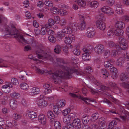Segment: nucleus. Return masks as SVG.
Listing matches in <instances>:
<instances>
[{
  "instance_id": "f257e3e1",
  "label": "nucleus",
  "mask_w": 129,
  "mask_h": 129,
  "mask_svg": "<svg viewBox=\"0 0 129 129\" xmlns=\"http://www.w3.org/2000/svg\"><path fill=\"white\" fill-rule=\"evenodd\" d=\"M62 68V71H57L53 74L51 71H49L46 70H41L39 68L35 67H33L34 69L38 73L40 74L46 73L49 74H52L53 75L52 79L53 82L56 83L58 82L59 79L61 78L69 79L70 74L72 73L75 71V69L72 70L70 69L67 67H65L64 66H61ZM77 69H75L76 70Z\"/></svg>"
},
{
  "instance_id": "f03ea898",
  "label": "nucleus",
  "mask_w": 129,
  "mask_h": 129,
  "mask_svg": "<svg viewBox=\"0 0 129 129\" xmlns=\"http://www.w3.org/2000/svg\"><path fill=\"white\" fill-rule=\"evenodd\" d=\"M4 29V34L5 36L8 35H14V37L17 38L20 42L23 44H29L32 45L33 44L35 43V41L33 39H31L30 41H27L23 38V35L16 34L17 33V30L13 25L5 26Z\"/></svg>"
},
{
  "instance_id": "7ed1b4c3",
  "label": "nucleus",
  "mask_w": 129,
  "mask_h": 129,
  "mask_svg": "<svg viewBox=\"0 0 129 129\" xmlns=\"http://www.w3.org/2000/svg\"><path fill=\"white\" fill-rule=\"evenodd\" d=\"M114 33L116 36H120L123 35L124 31L123 29L125 27V24L124 22L119 21L116 23Z\"/></svg>"
},
{
  "instance_id": "20e7f679",
  "label": "nucleus",
  "mask_w": 129,
  "mask_h": 129,
  "mask_svg": "<svg viewBox=\"0 0 129 129\" xmlns=\"http://www.w3.org/2000/svg\"><path fill=\"white\" fill-rule=\"evenodd\" d=\"M37 50L36 51V54L39 58L44 59L45 61L48 59L52 61L53 59L50 55L47 53H43V51L40 48L39 49L37 47Z\"/></svg>"
},
{
  "instance_id": "39448f33",
  "label": "nucleus",
  "mask_w": 129,
  "mask_h": 129,
  "mask_svg": "<svg viewBox=\"0 0 129 129\" xmlns=\"http://www.w3.org/2000/svg\"><path fill=\"white\" fill-rule=\"evenodd\" d=\"M118 42L120 46L119 45L116 46V49L117 51L120 52L122 50H125L128 47L126 40L123 37H119Z\"/></svg>"
},
{
  "instance_id": "423d86ee",
  "label": "nucleus",
  "mask_w": 129,
  "mask_h": 129,
  "mask_svg": "<svg viewBox=\"0 0 129 129\" xmlns=\"http://www.w3.org/2000/svg\"><path fill=\"white\" fill-rule=\"evenodd\" d=\"M84 70V71H81V75L83 76L87 79H90L91 75L90 73L93 71L92 68L90 66H87L85 68Z\"/></svg>"
},
{
  "instance_id": "0eeeda50",
  "label": "nucleus",
  "mask_w": 129,
  "mask_h": 129,
  "mask_svg": "<svg viewBox=\"0 0 129 129\" xmlns=\"http://www.w3.org/2000/svg\"><path fill=\"white\" fill-rule=\"evenodd\" d=\"M44 95H40L38 97V100L37 102V104L39 108H45L48 105L47 102L44 99Z\"/></svg>"
},
{
  "instance_id": "6e6552de",
  "label": "nucleus",
  "mask_w": 129,
  "mask_h": 129,
  "mask_svg": "<svg viewBox=\"0 0 129 129\" xmlns=\"http://www.w3.org/2000/svg\"><path fill=\"white\" fill-rule=\"evenodd\" d=\"M125 60L129 61V55L128 53L124 54L123 57H119L117 59L116 62V65L120 67H123Z\"/></svg>"
},
{
  "instance_id": "1a4fd4ad",
  "label": "nucleus",
  "mask_w": 129,
  "mask_h": 129,
  "mask_svg": "<svg viewBox=\"0 0 129 129\" xmlns=\"http://www.w3.org/2000/svg\"><path fill=\"white\" fill-rule=\"evenodd\" d=\"M75 40V37L74 36L71 35L70 36H66L64 39V42L66 45H69V47L72 49L73 47L71 44L72 42H74Z\"/></svg>"
},
{
  "instance_id": "9d476101",
  "label": "nucleus",
  "mask_w": 129,
  "mask_h": 129,
  "mask_svg": "<svg viewBox=\"0 0 129 129\" xmlns=\"http://www.w3.org/2000/svg\"><path fill=\"white\" fill-rule=\"evenodd\" d=\"M108 85L111 86L113 88L115 92V93L118 94L121 93V89L118 87L115 83H109Z\"/></svg>"
},
{
  "instance_id": "9b49d317",
  "label": "nucleus",
  "mask_w": 129,
  "mask_h": 129,
  "mask_svg": "<svg viewBox=\"0 0 129 129\" xmlns=\"http://www.w3.org/2000/svg\"><path fill=\"white\" fill-rule=\"evenodd\" d=\"M94 50L96 53L101 54L104 51V46L102 45H98L95 47Z\"/></svg>"
},
{
  "instance_id": "f8f14e48",
  "label": "nucleus",
  "mask_w": 129,
  "mask_h": 129,
  "mask_svg": "<svg viewBox=\"0 0 129 129\" xmlns=\"http://www.w3.org/2000/svg\"><path fill=\"white\" fill-rule=\"evenodd\" d=\"M11 85L10 82H8L7 84L3 85L2 86V90L5 93H9L11 91L10 85Z\"/></svg>"
},
{
  "instance_id": "ddd939ff",
  "label": "nucleus",
  "mask_w": 129,
  "mask_h": 129,
  "mask_svg": "<svg viewBox=\"0 0 129 129\" xmlns=\"http://www.w3.org/2000/svg\"><path fill=\"white\" fill-rule=\"evenodd\" d=\"M74 114L71 113L67 115L64 116L63 118V122L67 124L70 122L73 118Z\"/></svg>"
},
{
  "instance_id": "4468645a",
  "label": "nucleus",
  "mask_w": 129,
  "mask_h": 129,
  "mask_svg": "<svg viewBox=\"0 0 129 129\" xmlns=\"http://www.w3.org/2000/svg\"><path fill=\"white\" fill-rule=\"evenodd\" d=\"M18 102L14 99H11L10 101V105L11 108L13 110H15L17 107Z\"/></svg>"
},
{
  "instance_id": "2eb2a0df",
  "label": "nucleus",
  "mask_w": 129,
  "mask_h": 129,
  "mask_svg": "<svg viewBox=\"0 0 129 129\" xmlns=\"http://www.w3.org/2000/svg\"><path fill=\"white\" fill-rule=\"evenodd\" d=\"M38 120L39 122L43 124H45L46 123V118L43 114H40L38 116Z\"/></svg>"
},
{
  "instance_id": "dca6fc26",
  "label": "nucleus",
  "mask_w": 129,
  "mask_h": 129,
  "mask_svg": "<svg viewBox=\"0 0 129 129\" xmlns=\"http://www.w3.org/2000/svg\"><path fill=\"white\" fill-rule=\"evenodd\" d=\"M45 89L44 90L43 93L45 94H47L52 92V90L50 87V85L47 83L45 84L43 86Z\"/></svg>"
},
{
  "instance_id": "f3484780",
  "label": "nucleus",
  "mask_w": 129,
  "mask_h": 129,
  "mask_svg": "<svg viewBox=\"0 0 129 129\" xmlns=\"http://www.w3.org/2000/svg\"><path fill=\"white\" fill-rule=\"evenodd\" d=\"M72 125L75 128L80 129L81 128V121L80 120L77 118L74 119L72 122Z\"/></svg>"
},
{
  "instance_id": "a211bd4d",
  "label": "nucleus",
  "mask_w": 129,
  "mask_h": 129,
  "mask_svg": "<svg viewBox=\"0 0 129 129\" xmlns=\"http://www.w3.org/2000/svg\"><path fill=\"white\" fill-rule=\"evenodd\" d=\"M120 121L118 118H116L115 120H112L109 124L108 129H113V127H115V125L117 124V121Z\"/></svg>"
},
{
  "instance_id": "6ab92c4d",
  "label": "nucleus",
  "mask_w": 129,
  "mask_h": 129,
  "mask_svg": "<svg viewBox=\"0 0 129 129\" xmlns=\"http://www.w3.org/2000/svg\"><path fill=\"white\" fill-rule=\"evenodd\" d=\"M96 24L98 28L102 30H104L106 27L105 23L102 21H98Z\"/></svg>"
},
{
  "instance_id": "aec40b11",
  "label": "nucleus",
  "mask_w": 129,
  "mask_h": 129,
  "mask_svg": "<svg viewBox=\"0 0 129 129\" xmlns=\"http://www.w3.org/2000/svg\"><path fill=\"white\" fill-rule=\"evenodd\" d=\"M99 11L100 12H102L103 13H106L108 15H111L113 13L112 9H100Z\"/></svg>"
},
{
  "instance_id": "412c9836",
  "label": "nucleus",
  "mask_w": 129,
  "mask_h": 129,
  "mask_svg": "<svg viewBox=\"0 0 129 129\" xmlns=\"http://www.w3.org/2000/svg\"><path fill=\"white\" fill-rule=\"evenodd\" d=\"M61 31L63 34H69L72 33V30L70 26H65L63 28Z\"/></svg>"
},
{
  "instance_id": "4be33fe9",
  "label": "nucleus",
  "mask_w": 129,
  "mask_h": 129,
  "mask_svg": "<svg viewBox=\"0 0 129 129\" xmlns=\"http://www.w3.org/2000/svg\"><path fill=\"white\" fill-rule=\"evenodd\" d=\"M30 93L34 95H37L40 93V90L39 88L37 87H32L30 89Z\"/></svg>"
},
{
  "instance_id": "5701e85b",
  "label": "nucleus",
  "mask_w": 129,
  "mask_h": 129,
  "mask_svg": "<svg viewBox=\"0 0 129 129\" xmlns=\"http://www.w3.org/2000/svg\"><path fill=\"white\" fill-rule=\"evenodd\" d=\"M9 96L7 95L3 96L2 98L1 99V104L3 105H6L8 103V99Z\"/></svg>"
},
{
  "instance_id": "b1692460",
  "label": "nucleus",
  "mask_w": 129,
  "mask_h": 129,
  "mask_svg": "<svg viewBox=\"0 0 129 129\" xmlns=\"http://www.w3.org/2000/svg\"><path fill=\"white\" fill-rule=\"evenodd\" d=\"M47 114L48 117L51 121L53 120L55 117L54 113L52 111L50 110H48L47 112Z\"/></svg>"
},
{
  "instance_id": "393cba45",
  "label": "nucleus",
  "mask_w": 129,
  "mask_h": 129,
  "mask_svg": "<svg viewBox=\"0 0 129 129\" xmlns=\"http://www.w3.org/2000/svg\"><path fill=\"white\" fill-rule=\"evenodd\" d=\"M82 59L84 61H88L90 60L91 56L88 52L82 54Z\"/></svg>"
},
{
  "instance_id": "a878e982",
  "label": "nucleus",
  "mask_w": 129,
  "mask_h": 129,
  "mask_svg": "<svg viewBox=\"0 0 129 129\" xmlns=\"http://www.w3.org/2000/svg\"><path fill=\"white\" fill-rule=\"evenodd\" d=\"M128 78V76L126 73H122L120 76V79L122 81H126Z\"/></svg>"
},
{
  "instance_id": "bb28decb",
  "label": "nucleus",
  "mask_w": 129,
  "mask_h": 129,
  "mask_svg": "<svg viewBox=\"0 0 129 129\" xmlns=\"http://www.w3.org/2000/svg\"><path fill=\"white\" fill-rule=\"evenodd\" d=\"M54 24V20L50 18L48 19V23L45 25V26L47 28H49Z\"/></svg>"
},
{
  "instance_id": "cd10ccee",
  "label": "nucleus",
  "mask_w": 129,
  "mask_h": 129,
  "mask_svg": "<svg viewBox=\"0 0 129 129\" xmlns=\"http://www.w3.org/2000/svg\"><path fill=\"white\" fill-rule=\"evenodd\" d=\"M53 125L55 129H61V124L58 121H55Z\"/></svg>"
},
{
  "instance_id": "c85d7f7f",
  "label": "nucleus",
  "mask_w": 129,
  "mask_h": 129,
  "mask_svg": "<svg viewBox=\"0 0 129 129\" xmlns=\"http://www.w3.org/2000/svg\"><path fill=\"white\" fill-rule=\"evenodd\" d=\"M21 88L24 90L26 91L28 90L29 88L28 85L26 83L22 82L21 83L20 85Z\"/></svg>"
},
{
  "instance_id": "c756f323",
  "label": "nucleus",
  "mask_w": 129,
  "mask_h": 129,
  "mask_svg": "<svg viewBox=\"0 0 129 129\" xmlns=\"http://www.w3.org/2000/svg\"><path fill=\"white\" fill-rule=\"evenodd\" d=\"M66 103V101L64 100H59L57 103L56 106L60 108L63 107L65 106Z\"/></svg>"
},
{
  "instance_id": "7c9ffc66",
  "label": "nucleus",
  "mask_w": 129,
  "mask_h": 129,
  "mask_svg": "<svg viewBox=\"0 0 129 129\" xmlns=\"http://www.w3.org/2000/svg\"><path fill=\"white\" fill-rule=\"evenodd\" d=\"M65 35L61 31L58 32L57 34L55 35V37L56 39L59 41H60L62 40V37L64 36Z\"/></svg>"
},
{
  "instance_id": "2f4dec72",
  "label": "nucleus",
  "mask_w": 129,
  "mask_h": 129,
  "mask_svg": "<svg viewBox=\"0 0 129 129\" xmlns=\"http://www.w3.org/2000/svg\"><path fill=\"white\" fill-rule=\"evenodd\" d=\"M75 92L76 93L75 94H74L72 93H70L69 94L70 96L73 97H77L79 99L80 98V91H79L78 90H75Z\"/></svg>"
},
{
  "instance_id": "473e14b6",
  "label": "nucleus",
  "mask_w": 129,
  "mask_h": 129,
  "mask_svg": "<svg viewBox=\"0 0 129 129\" xmlns=\"http://www.w3.org/2000/svg\"><path fill=\"white\" fill-rule=\"evenodd\" d=\"M84 18V16H81V30H83L86 27V23Z\"/></svg>"
},
{
  "instance_id": "72a5a7b5",
  "label": "nucleus",
  "mask_w": 129,
  "mask_h": 129,
  "mask_svg": "<svg viewBox=\"0 0 129 129\" xmlns=\"http://www.w3.org/2000/svg\"><path fill=\"white\" fill-rule=\"evenodd\" d=\"M28 114L29 117L30 118H34L37 117L36 113L34 111H28Z\"/></svg>"
},
{
  "instance_id": "f704fd0d",
  "label": "nucleus",
  "mask_w": 129,
  "mask_h": 129,
  "mask_svg": "<svg viewBox=\"0 0 129 129\" xmlns=\"http://www.w3.org/2000/svg\"><path fill=\"white\" fill-rule=\"evenodd\" d=\"M85 100H88L89 102H95V100L92 99H88L86 97H84L83 96L81 95V100H82L84 101L85 103L87 105L89 104V103H88L87 101H85Z\"/></svg>"
},
{
  "instance_id": "c9c22d12",
  "label": "nucleus",
  "mask_w": 129,
  "mask_h": 129,
  "mask_svg": "<svg viewBox=\"0 0 129 129\" xmlns=\"http://www.w3.org/2000/svg\"><path fill=\"white\" fill-rule=\"evenodd\" d=\"M103 117L99 118L98 120V124H97L99 126L105 125V121Z\"/></svg>"
},
{
  "instance_id": "e433bc0d",
  "label": "nucleus",
  "mask_w": 129,
  "mask_h": 129,
  "mask_svg": "<svg viewBox=\"0 0 129 129\" xmlns=\"http://www.w3.org/2000/svg\"><path fill=\"white\" fill-rule=\"evenodd\" d=\"M53 110L55 113L57 115L60 114L61 113V111L60 108L56 106L54 107Z\"/></svg>"
},
{
  "instance_id": "4c0bfd02",
  "label": "nucleus",
  "mask_w": 129,
  "mask_h": 129,
  "mask_svg": "<svg viewBox=\"0 0 129 129\" xmlns=\"http://www.w3.org/2000/svg\"><path fill=\"white\" fill-rule=\"evenodd\" d=\"M3 126L5 129H8L9 128L12 127V123L9 120H7L6 121V124L5 123L4 125Z\"/></svg>"
},
{
  "instance_id": "58836bf2",
  "label": "nucleus",
  "mask_w": 129,
  "mask_h": 129,
  "mask_svg": "<svg viewBox=\"0 0 129 129\" xmlns=\"http://www.w3.org/2000/svg\"><path fill=\"white\" fill-rule=\"evenodd\" d=\"M115 29L114 28H112L111 29H110L108 32L107 33V37L108 38L112 37V36L113 37V36H116L115 35V34L114 33Z\"/></svg>"
},
{
  "instance_id": "ea45409f",
  "label": "nucleus",
  "mask_w": 129,
  "mask_h": 129,
  "mask_svg": "<svg viewBox=\"0 0 129 129\" xmlns=\"http://www.w3.org/2000/svg\"><path fill=\"white\" fill-rule=\"evenodd\" d=\"M92 128L96 129H105L106 125L99 126L97 124H93L91 125Z\"/></svg>"
},
{
  "instance_id": "a19ab883",
  "label": "nucleus",
  "mask_w": 129,
  "mask_h": 129,
  "mask_svg": "<svg viewBox=\"0 0 129 129\" xmlns=\"http://www.w3.org/2000/svg\"><path fill=\"white\" fill-rule=\"evenodd\" d=\"M120 85L122 86L123 87L127 88V91L129 93V82H123L120 84Z\"/></svg>"
},
{
  "instance_id": "79ce46f5",
  "label": "nucleus",
  "mask_w": 129,
  "mask_h": 129,
  "mask_svg": "<svg viewBox=\"0 0 129 129\" xmlns=\"http://www.w3.org/2000/svg\"><path fill=\"white\" fill-rule=\"evenodd\" d=\"M20 94L15 92L11 93L10 94V96L12 98L18 99L20 97Z\"/></svg>"
},
{
  "instance_id": "37998d69",
  "label": "nucleus",
  "mask_w": 129,
  "mask_h": 129,
  "mask_svg": "<svg viewBox=\"0 0 129 129\" xmlns=\"http://www.w3.org/2000/svg\"><path fill=\"white\" fill-rule=\"evenodd\" d=\"M68 12L63 9H59V10L58 14L61 15H65Z\"/></svg>"
},
{
  "instance_id": "c03bdc74",
  "label": "nucleus",
  "mask_w": 129,
  "mask_h": 129,
  "mask_svg": "<svg viewBox=\"0 0 129 129\" xmlns=\"http://www.w3.org/2000/svg\"><path fill=\"white\" fill-rule=\"evenodd\" d=\"M21 103L25 107L28 106L30 105L29 103L26 101L25 100L24 98L22 99Z\"/></svg>"
},
{
  "instance_id": "a18cd8bd",
  "label": "nucleus",
  "mask_w": 129,
  "mask_h": 129,
  "mask_svg": "<svg viewBox=\"0 0 129 129\" xmlns=\"http://www.w3.org/2000/svg\"><path fill=\"white\" fill-rule=\"evenodd\" d=\"M13 118L15 120H19L20 119L21 116L19 114L15 113L13 114L12 115Z\"/></svg>"
},
{
  "instance_id": "49530a36",
  "label": "nucleus",
  "mask_w": 129,
  "mask_h": 129,
  "mask_svg": "<svg viewBox=\"0 0 129 129\" xmlns=\"http://www.w3.org/2000/svg\"><path fill=\"white\" fill-rule=\"evenodd\" d=\"M101 73L105 78L108 77L109 75V73L105 69H103L101 70Z\"/></svg>"
},
{
  "instance_id": "de8ad7c7",
  "label": "nucleus",
  "mask_w": 129,
  "mask_h": 129,
  "mask_svg": "<svg viewBox=\"0 0 129 129\" xmlns=\"http://www.w3.org/2000/svg\"><path fill=\"white\" fill-rule=\"evenodd\" d=\"M109 69L110 71L113 74H114L115 76H116L118 72L117 69L115 67H113V66L111 68H110Z\"/></svg>"
},
{
  "instance_id": "09e8293b",
  "label": "nucleus",
  "mask_w": 129,
  "mask_h": 129,
  "mask_svg": "<svg viewBox=\"0 0 129 129\" xmlns=\"http://www.w3.org/2000/svg\"><path fill=\"white\" fill-rule=\"evenodd\" d=\"M74 53L77 55H79L80 53V50L79 49L78 46H76L73 51Z\"/></svg>"
},
{
  "instance_id": "8fccbe9b",
  "label": "nucleus",
  "mask_w": 129,
  "mask_h": 129,
  "mask_svg": "<svg viewBox=\"0 0 129 129\" xmlns=\"http://www.w3.org/2000/svg\"><path fill=\"white\" fill-rule=\"evenodd\" d=\"M99 5L98 2L96 1H94L92 2L90 4V7H93L96 8Z\"/></svg>"
},
{
  "instance_id": "3c124183",
  "label": "nucleus",
  "mask_w": 129,
  "mask_h": 129,
  "mask_svg": "<svg viewBox=\"0 0 129 129\" xmlns=\"http://www.w3.org/2000/svg\"><path fill=\"white\" fill-rule=\"evenodd\" d=\"M54 52L55 53H59L61 51V48L60 46L58 45H57L55 46V48L54 49Z\"/></svg>"
},
{
  "instance_id": "603ef678",
  "label": "nucleus",
  "mask_w": 129,
  "mask_h": 129,
  "mask_svg": "<svg viewBox=\"0 0 129 129\" xmlns=\"http://www.w3.org/2000/svg\"><path fill=\"white\" fill-rule=\"evenodd\" d=\"M11 81L12 84L15 85H18L19 84L18 80L15 78H13L11 79Z\"/></svg>"
},
{
  "instance_id": "864d4df0",
  "label": "nucleus",
  "mask_w": 129,
  "mask_h": 129,
  "mask_svg": "<svg viewBox=\"0 0 129 129\" xmlns=\"http://www.w3.org/2000/svg\"><path fill=\"white\" fill-rule=\"evenodd\" d=\"M101 102L107 104L109 105V107H111V106H113V104L110 101L106 99H104Z\"/></svg>"
},
{
  "instance_id": "5fc2aeb1",
  "label": "nucleus",
  "mask_w": 129,
  "mask_h": 129,
  "mask_svg": "<svg viewBox=\"0 0 129 129\" xmlns=\"http://www.w3.org/2000/svg\"><path fill=\"white\" fill-rule=\"evenodd\" d=\"M104 66L106 68H111L112 67L113 65L111 64L109 61H106L104 62Z\"/></svg>"
},
{
  "instance_id": "6e6d98bb",
  "label": "nucleus",
  "mask_w": 129,
  "mask_h": 129,
  "mask_svg": "<svg viewBox=\"0 0 129 129\" xmlns=\"http://www.w3.org/2000/svg\"><path fill=\"white\" fill-rule=\"evenodd\" d=\"M99 12L100 14H99L98 18L101 20L100 21H102L103 22L105 20V18L103 14V13L102 12H100L99 11Z\"/></svg>"
},
{
  "instance_id": "4d7b16f0",
  "label": "nucleus",
  "mask_w": 129,
  "mask_h": 129,
  "mask_svg": "<svg viewBox=\"0 0 129 129\" xmlns=\"http://www.w3.org/2000/svg\"><path fill=\"white\" fill-rule=\"evenodd\" d=\"M1 112L3 114H6L9 113L10 110L9 109L4 107L2 108V109Z\"/></svg>"
},
{
  "instance_id": "13d9d810",
  "label": "nucleus",
  "mask_w": 129,
  "mask_h": 129,
  "mask_svg": "<svg viewBox=\"0 0 129 129\" xmlns=\"http://www.w3.org/2000/svg\"><path fill=\"white\" fill-rule=\"evenodd\" d=\"M29 58L33 59V60H36V63L38 64L39 63H42L43 61L42 60H37L36 59L34 58L32 55H30L28 56Z\"/></svg>"
},
{
  "instance_id": "bf43d9fd",
  "label": "nucleus",
  "mask_w": 129,
  "mask_h": 129,
  "mask_svg": "<svg viewBox=\"0 0 129 129\" xmlns=\"http://www.w3.org/2000/svg\"><path fill=\"white\" fill-rule=\"evenodd\" d=\"M82 121L84 125L86 124L89 121V120L87 116H83L82 118Z\"/></svg>"
},
{
  "instance_id": "052dcab7",
  "label": "nucleus",
  "mask_w": 129,
  "mask_h": 129,
  "mask_svg": "<svg viewBox=\"0 0 129 129\" xmlns=\"http://www.w3.org/2000/svg\"><path fill=\"white\" fill-rule=\"evenodd\" d=\"M120 117L121 119L124 121H126V120H129V115L125 114L124 115H120Z\"/></svg>"
},
{
  "instance_id": "680f3d73",
  "label": "nucleus",
  "mask_w": 129,
  "mask_h": 129,
  "mask_svg": "<svg viewBox=\"0 0 129 129\" xmlns=\"http://www.w3.org/2000/svg\"><path fill=\"white\" fill-rule=\"evenodd\" d=\"M108 44L110 48H116V46L117 45H116L115 43L112 41H109Z\"/></svg>"
},
{
  "instance_id": "e2e57ef3",
  "label": "nucleus",
  "mask_w": 129,
  "mask_h": 129,
  "mask_svg": "<svg viewBox=\"0 0 129 129\" xmlns=\"http://www.w3.org/2000/svg\"><path fill=\"white\" fill-rule=\"evenodd\" d=\"M70 109L69 108H67L63 110L62 113L64 116L67 115L70 112Z\"/></svg>"
},
{
  "instance_id": "0e129e2a",
  "label": "nucleus",
  "mask_w": 129,
  "mask_h": 129,
  "mask_svg": "<svg viewBox=\"0 0 129 129\" xmlns=\"http://www.w3.org/2000/svg\"><path fill=\"white\" fill-rule=\"evenodd\" d=\"M47 30L46 28L44 27H42L41 30L40 31V34L42 35H45L46 33Z\"/></svg>"
},
{
  "instance_id": "69168bd1",
  "label": "nucleus",
  "mask_w": 129,
  "mask_h": 129,
  "mask_svg": "<svg viewBox=\"0 0 129 129\" xmlns=\"http://www.w3.org/2000/svg\"><path fill=\"white\" fill-rule=\"evenodd\" d=\"M48 39L52 43H54L56 41V39L54 36L52 35H50L48 37Z\"/></svg>"
},
{
  "instance_id": "338daca9",
  "label": "nucleus",
  "mask_w": 129,
  "mask_h": 129,
  "mask_svg": "<svg viewBox=\"0 0 129 129\" xmlns=\"http://www.w3.org/2000/svg\"><path fill=\"white\" fill-rule=\"evenodd\" d=\"M110 97L112 98V102L117 104H119V100L114 98L111 95H110Z\"/></svg>"
},
{
  "instance_id": "774afa93",
  "label": "nucleus",
  "mask_w": 129,
  "mask_h": 129,
  "mask_svg": "<svg viewBox=\"0 0 129 129\" xmlns=\"http://www.w3.org/2000/svg\"><path fill=\"white\" fill-rule=\"evenodd\" d=\"M89 49L88 46L87 45L83 46L82 48L83 51L85 53L89 52Z\"/></svg>"
}]
</instances>
